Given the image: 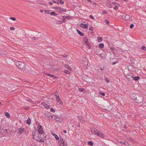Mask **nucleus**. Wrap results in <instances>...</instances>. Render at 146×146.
<instances>
[{
  "instance_id": "1",
  "label": "nucleus",
  "mask_w": 146,
  "mask_h": 146,
  "mask_svg": "<svg viewBox=\"0 0 146 146\" xmlns=\"http://www.w3.org/2000/svg\"><path fill=\"white\" fill-rule=\"evenodd\" d=\"M131 97L138 103H141L143 101V97L142 95L139 94H133L131 95Z\"/></svg>"
},
{
  "instance_id": "2",
  "label": "nucleus",
  "mask_w": 146,
  "mask_h": 146,
  "mask_svg": "<svg viewBox=\"0 0 146 146\" xmlns=\"http://www.w3.org/2000/svg\"><path fill=\"white\" fill-rule=\"evenodd\" d=\"M15 63V65L19 68L22 70H24L25 68L26 65L24 62L16 61Z\"/></svg>"
},
{
  "instance_id": "3",
  "label": "nucleus",
  "mask_w": 146,
  "mask_h": 146,
  "mask_svg": "<svg viewBox=\"0 0 146 146\" xmlns=\"http://www.w3.org/2000/svg\"><path fill=\"white\" fill-rule=\"evenodd\" d=\"M54 8L55 10L58 11L60 13H62V12H65L66 11V9L60 7H56Z\"/></svg>"
},
{
  "instance_id": "4",
  "label": "nucleus",
  "mask_w": 146,
  "mask_h": 146,
  "mask_svg": "<svg viewBox=\"0 0 146 146\" xmlns=\"http://www.w3.org/2000/svg\"><path fill=\"white\" fill-rule=\"evenodd\" d=\"M38 132L40 134H42L43 133V128L41 125H39L38 126Z\"/></svg>"
},
{
  "instance_id": "5",
  "label": "nucleus",
  "mask_w": 146,
  "mask_h": 146,
  "mask_svg": "<svg viewBox=\"0 0 146 146\" xmlns=\"http://www.w3.org/2000/svg\"><path fill=\"white\" fill-rule=\"evenodd\" d=\"M97 136H99V137L103 138L105 137V135L102 132H101L100 131H99L98 133H97Z\"/></svg>"
},
{
  "instance_id": "6",
  "label": "nucleus",
  "mask_w": 146,
  "mask_h": 146,
  "mask_svg": "<svg viewBox=\"0 0 146 146\" xmlns=\"http://www.w3.org/2000/svg\"><path fill=\"white\" fill-rule=\"evenodd\" d=\"M77 117L79 121L82 124H83L84 123L85 121L83 119V118L81 116H78Z\"/></svg>"
},
{
  "instance_id": "7",
  "label": "nucleus",
  "mask_w": 146,
  "mask_h": 146,
  "mask_svg": "<svg viewBox=\"0 0 146 146\" xmlns=\"http://www.w3.org/2000/svg\"><path fill=\"white\" fill-rule=\"evenodd\" d=\"M60 141L61 142V144H63V146H67V142L66 141V142L65 141H64L62 138L61 139H60Z\"/></svg>"
},
{
  "instance_id": "8",
  "label": "nucleus",
  "mask_w": 146,
  "mask_h": 146,
  "mask_svg": "<svg viewBox=\"0 0 146 146\" xmlns=\"http://www.w3.org/2000/svg\"><path fill=\"white\" fill-rule=\"evenodd\" d=\"M122 17H124L126 21L129 20L130 19V16L129 15H126L125 16H124L122 15Z\"/></svg>"
},
{
  "instance_id": "9",
  "label": "nucleus",
  "mask_w": 146,
  "mask_h": 146,
  "mask_svg": "<svg viewBox=\"0 0 146 146\" xmlns=\"http://www.w3.org/2000/svg\"><path fill=\"white\" fill-rule=\"evenodd\" d=\"M99 131L95 128L93 130H91V131L92 133L95 134L96 135H97V133H98V131Z\"/></svg>"
},
{
  "instance_id": "10",
  "label": "nucleus",
  "mask_w": 146,
  "mask_h": 146,
  "mask_svg": "<svg viewBox=\"0 0 146 146\" xmlns=\"http://www.w3.org/2000/svg\"><path fill=\"white\" fill-rule=\"evenodd\" d=\"M80 26L85 29H88V25L86 24H84L82 23L80 24Z\"/></svg>"
},
{
  "instance_id": "11",
  "label": "nucleus",
  "mask_w": 146,
  "mask_h": 146,
  "mask_svg": "<svg viewBox=\"0 0 146 146\" xmlns=\"http://www.w3.org/2000/svg\"><path fill=\"white\" fill-rule=\"evenodd\" d=\"M54 119H55L56 121L59 122H62L63 121L61 117H60L59 118H54Z\"/></svg>"
},
{
  "instance_id": "12",
  "label": "nucleus",
  "mask_w": 146,
  "mask_h": 146,
  "mask_svg": "<svg viewBox=\"0 0 146 146\" xmlns=\"http://www.w3.org/2000/svg\"><path fill=\"white\" fill-rule=\"evenodd\" d=\"M38 136L40 139V142H44V139H43V137H42V135H38Z\"/></svg>"
},
{
  "instance_id": "13",
  "label": "nucleus",
  "mask_w": 146,
  "mask_h": 146,
  "mask_svg": "<svg viewBox=\"0 0 146 146\" xmlns=\"http://www.w3.org/2000/svg\"><path fill=\"white\" fill-rule=\"evenodd\" d=\"M18 129L19 130L18 133L20 134H21L24 131V128H22L21 127V128L19 129Z\"/></svg>"
},
{
  "instance_id": "14",
  "label": "nucleus",
  "mask_w": 146,
  "mask_h": 146,
  "mask_svg": "<svg viewBox=\"0 0 146 146\" xmlns=\"http://www.w3.org/2000/svg\"><path fill=\"white\" fill-rule=\"evenodd\" d=\"M131 77L133 78V79L135 81H137L140 78V77L138 76H136L133 77V75H132Z\"/></svg>"
},
{
  "instance_id": "15",
  "label": "nucleus",
  "mask_w": 146,
  "mask_h": 146,
  "mask_svg": "<svg viewBox=\"0 0 146 146\" xmlns=\"http://www.w3.org/2000/svg\"><path fill=\"white\" fill-rule=\"evenodd\" d=\"M57 100V102L59 103L60 104H63V102L61 100L60 98V97H59L58 98H57L56 99Z\"/></svg>"
},
{
  "instance_id": "16",
  "label": "nucleus",
  "mask_w": 146,
  "mask_h": 146,
  "mask_svg": "<svg viewBox=\"0 0 146 146\" xmlns=\"http://www.w3.org/2000/svg\"><path fill=\"white\" fill-rule=\"evenodd\" d=\"M76 31H77L78 34H79L80 36H83L84 35V33L81 32L79 30L77 29Z\"/></svg>"
},
{
  "instance_id": "17",
  "label": "nucleus",
  "mask_w": 146,
  "mask_h": 146,
  "mask_svg": "<svg viewBox=\"0 0 146 146\" xmlns=\"http://www.w3.org/2000/svg\"><path fill=\"white\" fill-rule=\"evenodd\" d=\"M53 135L55 139L57 140H58L59 139V137L57 134L55 133H54L52 134Z\"/></svg>"
},
{
  "instance_id": "18",
  "label": "nucleus",
  "mask_w": 146,
  "mask_h": 146,
  "mask_svg": "<svg viewBox=\"0 0 146 146\" xmlns=\"http://www.w3.org/2000/svg\"><path fill=\"white\" fill-rule=\"evenodd\" d=\"M64 66L65 68H66L68 70H71L72 69L70 68V66L67 64H65Z\"/></svg>"
},
{
  "instance_id": "19",
  "label": "nucleus",
  "mask_w": 146,
  "mask_h": 146,
  "mask_svg": "<svg viewBox=\"0 0 146 146\" xmlns=\"http://www.w3.org/2000/svg\"><path fill=\"white\" fill-rule=\"evenodd\" d=\"M36 133H37V131L36 130H33V133H32V136H35V135H36Z\"/></svg>"
},
{
  "instance_id": "20",
  "label": "nucleus",
  "mask_w": 146,
  "mask_h": 146,
  "mask_svg": "<svg viewBox=\"0 0 146 146\" xmlns=\"http://www.w3.org/2000/svg\"><path fill=\"white\" fill-rule=\"evenodd\" d=\"M26 123L27 124H28L29 125L31 124V119H30L29 118L27 120V121Z\"/></svg>"
},
{
  "instance_id": "21",
  "label": "nucleus",
  "mask_w": 146,
  "mask_h": 146,
  "mask_svg": "<svg viewBox=\"0 0 146 146\" xmlns=\"http://www.w3.org/2000/svg\"><path fill=\"white\" fill-rule=\"evenodd\" d=\"M55 96L56 99L57 98H58L59 97H60V96L58 94V92L57 91H56L55 93Z\"/></svg>"
},
{
  "instance_id": "22",
  "label": "nucleus",
  "mask_w": 146,
  "mask_h": 146,
  "mask_svg": "<svg viewBox=\"0 0 146 146\" xmlns=\"http://www.w3.org/2000/svg\"><path fill=\"white\" fill-rule=\"evenodd\" d=\"M66 18L64 17V16H63L62 17V23H66Z\"/></svg>"
},
{
  "instance_id": "23",
  "label": "nucleus",
  "mask_w": 146,
  "mask_h": 146,
  "mask_svg": "<svg viewBox=\"0 0 146 146\" xmlns=\"http://www.w3.org/2000/svg\"><path fill=\"white\" fill-rule=\"evenodd\" d=\"M64 17L66 19H70L72 18V17L70 16H65L64 15Z\"/></svg>"
},
{
  "instance_id": "24",
  "label": "nucleus",
  "mask_w": 146,
  "mask_h": 146,
  "mask_svg": "<svg viewBox=\"0 0 146 146\" xmlns=\"http://www.w3.org/2000/svg\"><path fill=\"white\" fill-rule=\"evenodd\" d=\"M98 41L99 42H101L102 40V37H98Z\"/></svg>"
},
{
  "instance_id": "25",
  "label": "nucleus",
  "mask_w": 146,
  "mask_h": 146,
  "mask_svg": "<svg viewBox=\"0 0 146 146\" xmlns=\"http://www.w3.org/2000/svg\"><path fill=\"white\" fill-rule=\"evenodd\" d=\"M104 45L103 43H101L99 45V47L100 48H102L104 47Z\"/></svg>"
},
{
  "instance_id": "26",
  "label": "nucleus",
  "mask_w": 146,
  "mask_h": 146,
  "mask_svg": "<svg viewBox=\"0 0 146 146\" xmlns=\"http://www.w3.org/2000/svg\"><path fill=\"white\" fill-rule=\"evenodd\" d=\"M44 107L46 109H48L50 108V105H48L47 104H46V105H44Z\"/></svg>"
},
{
  "instance_id": "27",
  "label": "nucleus",
  "mask_w": 146,
  "mask_h": 146,
  "mask_svg": "<svg viewBox=\"0 0 146 146\" xmlns=\"http://www.w3.org/2000/svg\"><path fill=\"white\" fill-rule=\"evenodd\" d=\"M50 15H51L56 16L57 15V14L55 12H52L50 13Z\"/></svg>"
},
{
  "instance_id": "28",
  "label": "nucleus",
  "mask_w": 146,
  "mask_h": 146,
  "mask_svg": "<svg viewBox=\"0 0 146 146\" xmlns=\"http://www.w3.org/2000/svg\"><path fill=\"white\" fill-rule=\"evenodd\" d=\"M88 144L91 146H92L94 145V143L92 141H88Z\"/></svg>"
},
{
  "instance_id": "29",
  "label": "nucleus",
  "mask_w": 146,
  "mask_h": 146,
  "mask_svg": "<svg viewBox=\"0 0 146 146\" xmlns=\"http://www.w3.org/2000/svg\"><path fill=\"white\" fill-rule=\"evenodd\" d=\"M44 12L46 13L50 14L51 12H50V10H44Z\"/></svg>"
},
{
  "instance_id": "30",
  "label": "nucleus",
  "mask_w": 146,
  "mask_h": 146,
  "mask_svg": "<svg viewBox=\"0 0 146 146\" xmlns=\"http://www.w3.org/2000/svg\"><path fill=\"white\" fill-rule=\"evenodd\" d=\"M5 116H6L7 117L9 118L10 117V114L8 113L7 112H5Z\"/></svg>"
},
{
  "instance_id": "31",
  "label": "nucleus",
  "mask_w": 146,
  "mask_h": 146,
  "mask_svg": "<svg viewBox=\"0 0 146 146\" xmlns=\"http://www.w3.org/2000/svg\"><path fill=\"white\" fill-rule=\"evenodd\" d=\"M141 48L143 50L146 51V47L145 46H142Z\"/></svg>"
},
{
  "instance_id": "32",
  "label": "nucleus",
  "mask_w": 146,
  "mask_h": 146,
  "mask_svg": "<svg viewBox=\"0 0 146 146\" xmlns=\"http://www.w3.org/2000/svg\"><path fill=\"white\" fill-rule=\"evenodd\" d=\"M99 94H100V95H102V96H105V93L103 92H100L99 93Z\"/></svg>"
},
{
  "instance_id": "33",
  "label": "nucleus",
  "mask_w": 146,
  "mask_h": 146,
  "mask_svg": "<svg viewBox=\"0 0 146 146\" xmlns=\"http://www.w3.org/2000/svg\"><path fill=\"white\" fill-rule=\"evenodd\" d=\"M105 22L108 25H109L110 23L109 21L107 20H104Z\"/></svg>"
},
{
  "instance_id": "34",
  "label": "nucleus",
  "mask_w": 146,
  "mask_h": 146,
  "mask_svg": "<svg viewBox=\"0 0 146 146\" xmlns=\"http://www.w3.org/2000/svg\"><path fill=\"white\" fill-rule=\"evenodd\" d=\"M84 90V89L83 88L78 89V91L80 92H83Z\"/></svg>"
},
{
  "instance_id": "35",
  "label": "nucleus",
  "mask_w": 146,
  "mask_h": 146,
  "mask_svg": "<svg viewBox=\"0 0 146 146\" xmlns=\"http://www.w3.org/2000/svg\"><path fill=\"white\" fill-rule=\"evenodd\" d=\"M27 101L33 104L34 103V102L31 99H29L28 100H27Z\"/></svg>"
},
{
  "instance_id": "36",
  "label": "nucleus",
  "mask_w": 146,
  "mask_h": 146,
  "mask_svg": "<svg viewBox=\"0 0 146 146\" xmlns=\"http://www.w3.org/2000/svg\"><path fill=\"white\" fill-rule=\"evenodd\" d=\"M56 23L57 24H62V21H57L56 22Z\"/></svg>"
},
{
  "instance_id": "37",
  "label": "nucleus",
  "mask_w": 146,
  "mask_h": 146,
  "mask_svg": "<svg viewBox=\"0 0 146 146\" xmlns=\"http://www.w3.org/2000/svg\"><path fill=\"white\" fill-rule=\"evenodd\" d=\"M85 44H86L88 46H89L90 45V42L88 41H86L85 42Z\"/></svg>"
},
{
  "instance_id": "38",
  "label": "nucleus",
  "mask_w": 146,
  "mask_h": 146,
  "mask_svg": "<svg viewBox=\"0 0 146 146\" xmlns=\"http://www.w3.org/2000/svg\"><path fill=\"white\" fill-rule=\"evenodd\" d=\"M64 72L66 74H69L70 73V72L68 70H65Z\"/></svg>"
},
{
  "instance_id": "39",
  "label": "nucleus",
  "mask_w": 146,
  "mask_h": 146,
  "mask_svg": "<svg viewBox=\"0 0 146 146\" xmlns=\"http://www.w3.org/2000/svg\"><path fill=\"white\" fill-rule=\"evenodd\" d=\"M9 19H11L13 21H15L16 19L14 17H11L9 18Z\"/></svg>"
},
{
  "instance_id": "40",
  "label": "nucleus",
  "mask_w": 146,
  "mask_h": 146,
  "mask_svg": "<svg viewBox=\"0 0 146 146\" xmlns=\"http://www.w3.org/2000/svg\"><path fill=\"white\" fill-rule=\"evenodd\" d=\"M94 28L93 27H89V29H88V30H90L91 31H93Z\"/></svg>"
},
{
  "instance_id": "41",
  "label": "nucleus",
  "mask_w": 146,
  "mask_h": 146,
  "mask_svg": "<svg viewBox=\"0 0 146 146\" xmlns=\"http://www.w3.org/2000/svg\"><path fill=\"white\" fill-rule=\"evenodd\" d=\"M134 26V25L133 24H131L130 26V28L132 29L133 28Z\"/></svg>"
},
{
  "instance_id": "42",
  "label": "nucleus",
  "mask_w": 146,
  "mask_h": 146,
  "mask_svg": "<svg viewBox=\"0 0 146 146\" xmlns=\"http://www.w3.org/2000/svg\"><path fill=\"white\" fill-rule=\"evenodd\" d=\"M105 80H106V82H107L108 83L110 81L106 77L105 78Z\"/></svg>"
},
{
  "instance_id": "43",
  "label": "nucleus",
  "mask_w": 146,
  "mask_h": 146,
  "mask_svg": "<svg viewBox=\"0 0 146 146\" xmlns=\"http://www.w3.org/2000/svg\"><path fill=\"white\" fill-rule=\"evenodd\" d=\"M118 9V7L117 6H115L114 8H113V9L115 10H117Z\"/></svg>"
},
{
  "instance_id": "44",
  "label": "nucleus",
  "mask_w": 146,
  "mask_h": 146,
  "mask_svg": "<svg viewBox=\"0 0 146 146\" xmlns=\"http://www.w3.org/2000/svg\"><path fill=\"white\" fill-rule=\"evenodd\" d=\"M83 40L85 42H86V41H87L88 40V39L86 37H85L84 38H83Z\"/></svg>"
},
{
  "instance_id": "45",
  "label": "nucleus",
  "mask_w": 146,
  "mask_h": 146,
  "mask_svg": "<svg viewBox=\"0 0 146 146\" xmlns=\"http://www.w3.org/2000/svg\"><path fill=\"white\" fill-rule=\"evenodd\" d=\"M50 111L52 112H54L55 111V110L53 108H50Z\"/></svg>"
},
{
  "instance_id": "46",
  "label": "nucleus",
  "mask_w": 146,
  "mask_h": 146,
  "mask_svg": "<svg viewBox=\"0 0 146 146\" xmlns=\"http://www.w3.org/2000/svg\"><path fill=\"white\" fill-rule=\"evenodd\" d=\"M52 1H53V3H57L58 4H59V3H58V2L55 1L54 0H52Z\"/></svg>"
},
{
  "instance_id": "47",
  "label": "nucleus",
  "mask_w": 146,
  "mask_h": 146,
  "mask_svg": "<svg viewBox=\"0 0 146 146\" xmlns=\"http://www.w3.org/2000/svg\"><path fill=\"white\" fill-rule=\"evenodd\" d=\"M102 13L103 14H106L107 13V12L106 11L104 10L102 12Z\"/></svg>"
},
{
  "instance_id": "48",
  "label": "nucleus",
  "mask_w": 146,
  "mask_h": 146,
  "mask_svg": "<svg viewBox=\"0 0 146 146\" xmlns=\"http://www.w3.org/2000/svg\"><path fill=\"white\" fill-rule=\"evenodd\" d=\"M112 3V4H115V5H119V4L116 3V2H112L111 3Z\"/></svg>"
},
{
  "instance_id": "49",
  "label": "nucleus",
  "mask_w": 146,
  "mask_h": 146,
  "mask_svg": "<svg viewBox=\"0 0 146 146\" xmlns=\"http://www.w3.org/2000/svg\"><path fill=\"white\" fill-rule=\"evenodd\" d=\"M10 29L11 30H15V28L13 27H11L10 28Z\"/></svg>"
},
{
  "instance_id": "50",
  "label": "nucleus",
  "mask_w": 146,
  "mask_h": 146,
  "mask_svg": "<svg viewBox=\"0 0 146 146\" xmlns=\"http://www.w3.org/2000/svg\"><path fill=\"white\" fill-rule=\"evenodd\" d=\"M44 74H45V75H48V76H51L52 75H51V74H48V73H45Z\"/></svg>"
},
{
  "instance_id": "51",
  "label": "nucleus",
  "mask_w": 146,
  "mask_h": 146,
  "mask_svg": "<svg viewBox=\"0 0 146 146\" xmlns=\"http://www.w3.org/2000/svg\"><path fill=\"white\" fill-rule=\"evenodd\" d=\"M29 108H29L27 106L25 108V109L26 110H29Z\"/></svg>"
},
{
  "instance_id": "52",
  "label": "nucleus",
  "mask_w": 146,
  "mask_h": 146,
  "mask_svg": "<svg viewBox=\"0 0 146 146\" xmlns=\"http://www.w3.org/2000/svg\"><path fill=\"white\" fill-rule=\"evenodd\" d=\"M62 56H63L64 57H66L67 56V55L64 54L62 55Z\"/></svg>"
},
{
  "instance_id": "53",
  "label": "nucleus",
  "mask_w": 146,
  "mask_h": 146,
  "mask_svg": "<svg viewBox=\"0 0 146 146\" xmlns=\"http://www.w3.org/2000/svg\"><path fill=\"white\" fill-rule=\"evenodd\" d=\"M90 18H91V19H93V20L94 19L93 16L92 15H90Z\"/></svg>"
},
{
  "instance_id": "54",
  "label": "nucleus",
  "mask_w": 146,
  "mask_h": 146,
  "mask_svg": "<svg viewBox=\"0 0 146 146\" xmlns=\"http://www.w3.org/2000/svg\"><path fill=\"white\" fill-rule=\"evenodd\" d=\"M118 63V62H114L112 63V64L113 65H114V64H116V63Z\"/></svg>"
},
{
  "instance_id": "55",
  "label": "nucleus",
  "mask_w": 146,
  "mask_h": 146,
  "mask_svg": "<svg viewBox=\"0 0 146 146\" xmlns=\"http://www.w3.org/2000/svg\"><path fill=\"white\" fill-rule=\"evenodd\" d=\"M64 1H62V0H61L60 1V3L61 4H63L64 3Z\"/></svg>"
},
{
  "instance_id": "56",
  "label": "nucleus",
  "mask_w": 146,
  "mask_h": 146,
  "mask_svg": "<svg viewBox=\"0 0 146 146\" xmlns=\"http://www.w3.org/2000/svg\"><path fill=\"white\" fill-rule=\"evenodd\" d=\"M6 131V132L7 133H8L7 131H8V130L7 129H5V130H3V129H2L1 130V132H3V131Z\"/></svg>"
},
{
  "instance_id": "57",
  "label": "nucleus",
  "mask_w": 146,
  "mask_h": 146,
  "mask_svg": "<svg viewBox=\"0 0 146 146\" xmlns=\"http://www.w3.org/2000/svg\"><path fill=\"white\" fill-rule=\"evenodd\" d=\"M103 54H100V57H101L102 59H103V56L102 55Z\"/></svg>"
},
{
  "instance_id": "58",
  "label": "nucleus",
  "mask_w": 146,
  "mask_h": 146,
  "mask_svg": "<svg viewBox=\"0 0 146 146\" xmlns=\"http://www.w3.org/2000/svg\"><path fill=\"white\" fill-rule=\"evenodd\" d=\"M115 49V48L113 47H111L110 48V49L112 50H113Z\"/></svg>"
},
{
  "instance_id": "59",
  "label": "nucleus",
  "mask_w": 146,
  "mask_h": 146,
  "mask_svg": "<svg viewBox=\"0 0 146 146\" xmlns=\"http://www.w3.org/2000/svg\"><path fill=\"white\" fill-rule=\"evenodd\" d=\"M54 118H60V117H59V116H58L57 115H54Z\"/></svg>"
},
{
  "instance_id": "60",
  "label": "nucleus",
  "mask_w": 146,
  "mask_h": 146,
  "mask_svg": "<svg viewBox=\"0 0 146 146\" xmlns=\"http://www.w3.org/2000/svg\"><path fill=\"white\" fill-rule=\"evenodd\" d=\"M118 142L119 143H121L122 144H125V143L124 142H121V141L119 142V141H118Z\"/></svg>"
},
{
  "instance_id": "61",
  "label": "nucleus",
  "mask_w": 146,
  "mask_h": 146,
  "mask_svg": "<svg viewBox=\"0 0 146 146\" xmlns=\"http://www.w3.org/2000/svg\"><path fill=\"white\" fill-rule=\"evenodd\" d=\"M41 104L42 105H44H44H46V104H45V102H42L41 103Z\"/></svg>"
},
{
  "instance_id": "62",
  "label": "nucleus",
  "mask_w": 146,
  "mask_h": 146,
  "mask_svg": "<svg viewBox=\"0 0 146 146\" xmlns=\"http://www.w3.org/2000/svg\"><path fill=\"white\" fill-rule=\"evenodd\" d=\"M32 39H33V40H36V37H33L32 38Z\"/></svg>"
},
{
  "instance_id": "63",
  "label": "nucleus",
  "mask_w": 146,
  "mask_h": 146,
  "mask_svg": "<svg viewBox=\"0 0 146 146\" xmlns=\"http://www.w3.org/2000/svg\"><path fill=\"white\" fill-rule=\"evenodd\" d=\"M51 76L54 78H56L55 76L54 75H53V74Z\"/></svg>"
},
{
  "instance_id": "64",
  "label": "nucleus",
  "mask_w": 146,
  "mask_h": 146,
  "mask_svg": "<svg viewBox=\"0 0 146 146\" xmlns=\"http://www.w3.org/2000/svg\"><path fill=\"white\" fill-rule=\"evenodd\" d=\"M108 7H110V8H112V6L111 5V4H110L109 6H108Z\"/></svg>"
}]
</instances>
